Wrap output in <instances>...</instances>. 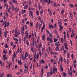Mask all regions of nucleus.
<instances>
[{
  "instance_id": "26",
  "label": "nucleus",
  "mask_w": 77,
  "mask_h": 77,
  "mask_svg": "<svg viewBox=\"0 0 77 77\" xmlns=\"http://www.w3.org/2000/svg\"><path fill=\"white\" fill-rule=\"evenodd\" d=\"M41 47H42V44L41 43H40L38 47L40 48H41Z\"/></svg>"
},
{
  "instance_id": "2",
  "label": "nucleus",
  "mask_w": 77,
  "mask_h": 77,
  "mask_svg": "<svg viewBox=\"0 0 77 77\" xmlns=\"http://www.w3.org/2000/svg\"><path fill=\"white\" fill-rule=\"evenodd\" d=\"M44 28H45V24L43 25V26L42 28L41 29V32H42V31H43V29H44Z\"/></svg>"
},
{
  "instance_id": "23",
  "label": "nucleus",
  "mask_w": 77,
  "mask_h": 77,
  "mask_svg": "<svg viewBox=\"0 0 77 77\" xmlns=\"http://www.w3.org/2000/svg\"><path fill=\"white\" fill-rule=\"evenodd\" d=\"M34 48V47H33V48H32L31 49V51H32V52H34V51H33V49Z\"/></svg>"
},
{
  "instance_id": "41",
  "label": "nucleus",
  "mask_w": 77,
  "mask_h": 77,
  "mask_svg": "<svg viewBox=\"0 0 77 77\" xmlns=\"http://www.w3.org/2000/svg\"><path fill=\"white\" fill-rule=\"evenodd\" d=\"M35 59H36V57H34L33 62L34 63L36 62V61L35 60Z\"/></svg>"
},
{
  "instance_id": "36",
  "label": "nucleus",
  "mask_w": 77,
  "mask_h": 77,
  "mask_svg": "<svg viewBox=\"0 0 77 77\" xmlns=\"http://www.w3.org/2000/svg\"><path fill=\"white\" fill-rule=\"evenodd\" d=\"M58 25H59V26H61V23L60 22L58 21Z\"/></svg>"
},
{
  "instance_id": "42",
  "label": "nucleus",
  "mask_w": 77,
  "mask_h": 77,
  "mask_svg": "<svg viewBox=\"0 0 77 77\" xmlns=\"http://www.w3.org/2000/svg\"><path fill=\"white\" fill-rule=\"evenodd\" d=\"M50 41V43H52L53 41H52V39L51 38V40H49Z\"/></svg>"
},
{
  "instance_id": "1",
  "label": "nucleus",
  "mask_w": 77,
  "mask_h": 77,
  "mask_svg": "<svg viewBox=\"0 0 77 77\" xmlns=\"http://www.w3.org/2000/svg\"><path fill=\"white\" fill-rule=\"evenodd\" d=\"M24 27L23 26V29H21V32L22 34H24Z\"/></svg>"
},
{
  "instance_id": "43",
  "label": "nucleus",
  "mask_w": 77,
  "mask_h": 77,
  "mask_svg": "<svg viewBox=\"0 0 77 77\" xmlns=\"http://www.w3.org/2000/svg\"><path fill=\"white\" fill-rule=\"evenodd\" d=\"M49 36H52V34H51V33L49 32Z\"/></svg>"
},
{
  "instance_id": "20",
  "label": "nucleus",
  "mask_w": 77,
  "mask_h": 77,
  "mask_svg": "<svg viewBox=\"0 0 77 77\" xmlns=\"http://www.w3.org/2000/svg\"><path fill=\"white\" fill-rule=\"evenodd\" d=\"M28 8V5H26L24 8V9H27V8Z\"/></svg>"
},
{
  "instance_id": "34",
  "label": "nucleus",
  "mask_w": 77,
  "mask_h": 77,
  "mask_svg": "<svg viewBox=\"0 0 77 77\" xmlns=\"http://www.w3.org/2000/svg\"><path fill=\"white\" fill-rule=\"evenodd\" d=\"M51 39V38H50L49 37L47 38V39L48 41H50Z\"/></svg>"
},
{
  "instance_id": "18",
  "label": "nucleus",
  "mask_w": 77,
  "mask_h": 77,
  "mask_svg": "<svg viewBox=\"0 0 77 77\" xmlns=\"http://www.w3.org/2000/svg\"><path fill=\"white\" fill-rule=\"evenodd\" d=\"M58 41V40L57 39V38H54V42H57Z\"/></svg>"
},
{
  "instance_id": "17",
  "label": "nucleus",
  "mask_w": 77,
  "mask_h": 77,
  "mask_svg": "<svg viewBox=\"0 0 77 77\" xmlns=\"http://www.w3.org/2000/svg\"><path fill=\"white\" fill-rule=\"evenodd\" d=\"M47 56V54L46 52H45V57H46Z\"/></svg>"
},
{
  "instance_id": "62",
  "label": "nucleus",
  "mask_w": 77,
  "mask_h": 77,
  "mask_svg": "<svg viewBox=\"0 0 77 77\" xmlns=\"http://www.w3.org/2000/svg\"><path fill=\"white\" fill-rule=\"evenodd\" d=\"M9 3L11 5H12V2H11V1Z\"/></svg>"
},
{
  "instance_id": "38",
  "label": "nucleus",
  "mask_w": 77,
  "mask_h": 77,
  "mask_svg": "<svg viewBox=\"0 0 77 77\" xmlns=\"http://www.w3.org/2000/svg\"><path fill=\"white\" fill-rule=\"evenodd\" d=\"M39 55H40V57H41V56H42V53H41V52H39Z\"/></svg>"
},
{
  "instance_id": "35",
  "label": "nucleus",
  "mask_w": 77,
  "mask_h": 77,
  "mask_svg": "<svg viewBox=\"0 0 77 77\" xmlns=\"http://www.w3.org/2000/svg\"><path fill=\"white\" fill-rule=\"evenodd\" d=\"M38 26H39V24L38 23V22H37L36 25V27H38Z\"/></svg>"
},
{
  "instance_id": "27",
  "label": "nucleus",
  "mask_w": 77,
  "mask_h": 77,
  "mask_svg": "<svg viewBox=\"0 0 77 77\" xmlns=\"http://www.w3.org/2000/svg\"><path fill=\"white\" fill-rule=\"evenodd\" d=\"M12 10H13V11H14V10H15V8L13 6H12Z\"/></svg>"
},
{
  "instance_id": "30",
  "label": "nucleus",
  "mask_w": 77,
  "mask_h": 77,
  "mask_svg": "<svg viewBox=\"0 0 77 77\" xmlns=\"http://www.w3.org/2000/svg\"><path fill=\"white\" fill-rule=\"evenodd\" d=\"M36 14H37V15H39V12L38 11H36Z\"/></svg>"
},
{
  "instance_id": "46",
  "label": "nucleus",
  "mask_w": 77,
  "mask_h": 77,
  "mask_svg": "<svg viewBox=\"0 0 77 77\" xmlns=\"http://www.w3.org/2000/svg\"><path fill=\"white\" fill-rule=\"evenodd\" d=\"M38 19L39 20V21H41V17L40 16H39L38 17Z\"/></svg>"
},
{
  "instance_id": "44",
  "label": "nucleus",
  "mask_w": 77,
  "mask_h": 77,
  "mask_svg": "<svg viewBox=\"0 0 77 77\" xmlns=\"http://www.w3.org/2000/svg\"><path fill=\"white\" fill-rule=\"evenodd\" d=\"M4 36H5V37H6V36L7 35V33H4Z\"/></svg>"
},
{
  "instance_id": "31",
  "label": "nucleus",
  "mask_w": 77,
  "mask_h": 77,
  "mask_svg": "<svg viewBox=\"0 0 77 77\" xmlns=\"http://www.w3.org/2000/svg\"><path fill=\"white\" fill-rule=\"evenodd\" d=\"M26 35H25V37H26V38H28V33H26Z\"/></svg>"
},
{
  "instance_id": "64",
  "label": "nucleus",
  "mask_w": 77,
  "mask_h": 77,
  "mask_svg": "<svg viewBox=\"0 0 77 77\" xmlns=\"http://www.w3.org/2000/svg\"><path fill=\"white\" fill-rule=\"evenodd\" d=\"M9 37H8L7 38V41L8 42V41H9Z\"/></svg>"
},
{
  "instance_id": "3",
  "label": "nucleus",
  "mask_w": 77,
  "mask_h": 77,
  "mask_svg": "<svg viewBox=\"0 0 77 77\" xmlns=\"http://www.w3.org/2000/svg\"><path fill=\"white\" fill-rule=\"evenodd\" d=\"M54 71H55V72L57 71V68H53V72H54Z\"/></svg>"
},
{
  "instance_id": "13",
  "label": "nucleus",
  "mask_w": 77,
  "mask_h": 77,
  "mask_svg": "<svg viewBox=\"0 0 77 77\" xmlns=\"http://www.w3.org/2000/svg\"><path fill=\"white\" fill-rule=\"evenodd\" d=\"M63 76H64V77H66V75H67L66 73L63 72Z\"/></svg>"
},
{
  "instance_id": "5",
  "label": "nucleus",
  "mask_w": 77,
  "mask_h": 77,
  "mask_svg": "<svg viewBox=\"0 0 77 77\" xmlns=\"http://www.w3.org/2000/svg\"><path fill=\"white\" fill-rule=\"evenodd\" d=\"M3 24H5V26H4V27H6V21H4L3 22Z\"/></svg>"
},
{
  "instance_id": "56",
  "label": "nucleus",
  "mask_w": 77,
  "mask_h": 77,
  "mask_svg": "<svg viewBox=\"0 0 77 77\" xmlns=\"http://www.w3.org/2000/svg\"><path fill=\"white\" fill-rule=\"evenodd\" d=\"M60 58H61V62H63V59L62 58V57H60Z\"/></svg>"
},
{
  "instance_id": "24",
  "label": "nucleus",
  "mask_w": 77,
  "mask_h": 77,
  "mask_svg": "<svg viewBox=\"0 0 77 77\" xmlns=\"http://www.w3.org/2000/svg\"><path fill=\"white\" fill-rule=\"evenodd\" d=\"M5 48H8V45L7 44H5Z\"/></svg>"
},
{
  "instance_id": "48",
  "label": "nucleus",
  "mask_w": 77,
  "mask_h": 77,
  "mask_svg": "<svg viewBox=\"0 0 77 77\" xmlns=\"http://www.w3.org/2000/svg\"><path fill=\"white\" fill-rule=\"evenodd\" d=\"M31 37H32V35H29V37H28V39H30V38H31Z\"/></svg>"
},
{
  "instance_id": "57",
  "label": "nucleus",
  "mask_w": 77,
  "mask_h": 77,
  "mask_svg": "<svg viewBox=\"0 0 77 77\" xmlns=\"http://www.w3.org/2000/svg\"><path fill=\"white\" fill-rule=\"evenodd\" d=\"M17 35H20V31H18Z\"/></svg>"
},
{
  "instance_id": "40",
  "label": "nucleus",
  "mask_w": 77,
  "mask_h": 77,
  "mask_svg": "<svg viewBox=\"0 0 77 77\" xmlns=\"http://www.w3.org/2000/svg\"><path fill=\"white\" fill-rule=\"evenodd\" d=\"M70 42L71 45H72V41H71V40H70Z\"/></svg>"
},
{
  "instance_id": "33",
  "label": "nucleus",
  "mask_w": 77,
  "mask_h": 77,
  "mask_svg": "<svg viewBox=\"0 0 77 77\" xmlns=\"http://www.w3.org/2000/svg\"><path fill=\"white\" fill-rule=\"evenodd\" d=\"M7 24V25H6V27H8V26H9V22H8Z\"/></svg>"
},
{
  "instance_id": "21",
  "label": "nucleus",
  "mask_w": 77,
  "mask_h": 77,
  "mask_svg": "<svg viewBox=\"0 0 77 77\" xmlns=\"http://www.w3.org/2000/svg\"><path fill=\"white\" fill-rule=\"evenodd\" d=\"M19 42H20V44H21V38H19Z\"/></svg>"
},
{
  "instance_id": "14",
  "label": "nucleus",
  "mask_w": 77,
  "mask_h": 77,
  "mask_svg": "<svg viewBox=\"0 0 77 77\" xmlns=\"http://www.w3.org/2000/svg\"><path fill=\"white\" fill-rule=\"evenodd\" d=\"M26 44H27V45H29V42L28 41V40H26Z\"/></svg>"
},
{
  "instance_id": "29",
  "label": "nucleus",
  "mask_w": 77,
  "mask_h": 77,
  "mask_svg": "<svg viewBox=\"0 0 77 77\" xmlns=\"http://www.w3.org/2000/svg\"><path fill=\"white\" fill-rule=\"evenodd\" d=\"M3 53L4 54H7V52L5 51V50H3Z\"/></svg>"
},
{
  "instance_id": "61",
  "label": "nucleus",
  "mask_w": 77,
  "mask_h": 77,
  "mask_svg": "<svg viewBox=\"0 0 77 77\" xmlns=\"http://www.w3.org/2000/svg\"><path fill=\"white\" fill-rule=\"evenodd\" d=\"M22 22L23 23H24V19H23L22 20Z\"/></svg>"
},
{
  "instance_id": "22",
  "label": "nucleus",
  "mask_w": 77,
  "mask_h": 77,
  "mask_svg": "<svg viewBox=\"0 0 77 77\" xmlns=\"http://www.w3.org/2000/svg\"><path fill=\"white\" fill-rule=\"evenodd\" d=\"M42 73H43V72H44V68H42L41 69V70Z\"/></svg>"
},
{
  "instance_id": "45",
  "label": "nucleus",
  "mask_w": 77,
  "mask_h": 77,
  "mask_svg": "<svg viewBox=\"0 0 77 77\" xmlns=\"http://www.w3.org/2000/svg\"><path fill=\"white\" fill-rule=\"evenodd\" d=\"M72 33L73 34V36H74V30H73V29H72Z\"/></svg>"
},
{
  "instance_id": "25",
  "label": "nucleus",
  "mask_w": 77,
  "mask_h": 77,
  "mask_svg": "<svg viewBox=\"0 0 77 77\" xmlns=\"http://www.w3.org/2000/svg\"><path fill=\"white\" fill-rule=\"evenodd\" d=\"M1 75V74L0 73V77H3V75H4V73H2L1 76L0 75Z\"/></svg>"
},
{
  "instance_id": "28",
  "label": "nucleus",
  "mask_w": 77,
  "mask_h": 77,
  "mask_svg": "<svg viewBox=\"0 0 77 77\" xmlns=\"http://www.w3.org/2000/svg\"><path fill=\"white\" fill-rule=\"evenodd\" d=\"M51 54H54V53L53 52V51H52V50L51 49Z\"/></svg>"
},
{
  "instance_id": "8",
  "label": "nucleus",
  "mask_w": 77,
  "mask_h": 77,
  "mask_svg": "<svg viewBox=\"0 0 77 77\" xmlns=\"http://www.w3.org/2000/svg\"><path fill=\"white\" fill-rule=\"evenodd\" d=\"M48 1V0H43V1H42V5H44V2H46L48 3L47 2Z\"/></svg>"
},
{
  "instance_id": "32",
  "label": "nucleus",
  "mask_w": 77,
  "mask_h": 77,
  "mask_svg": "<svg viewBox=\"0 0 77 77\" xmlns=\"http://www.w3.org/2000/svg\"><path fill=\"white\" fill-rule=\"evenodd\" d=\"M55 46H56L57 47H59V45H60V44H55Z\"/></svg>"
},
{
  "instance_id": "50",
  "label": "nucleus",
  "mask_w": 77,
  "mask_h": 77,
  "mask_svg": "<svg viewBox=\"0 0 77 77\" xmlns=\"http://www.w3.org/2000/svg\"><path fill=\"white\" fill-rule=\"evenodd\" d=\"M26 16H27V14H25L24 15H23V17H26Z\"/></svg>"
},
{
  "instance_id": "60",
  "label": "nucleus",
  "mask_w": 77,
  "mask_h": 77,
  "mask_svg": "<svg viewBox=\"0 0 77 77\" xmlns=\"http://www.w3.org/2000/svg\"><path fill=\"white\" fill-rule=\"evenodd\" d=\"M49 14H50V16H51V15H52V14L51 13V11H50Z\"/></svg>"
},
{
  "instance_id": "12",
  "label": "nucleus",
  "mask_w": 77,
  "mask_h": 77,
  "mask_svg": "<svg viewBox=\"0 0 77 77\" xmlns=\"http://www.w3.org/2000/svg\"><path fill=\"white\" fill-rule=\"evenodd\" d=\"M60 68L61 69V70L62 71V72H63V67H62V65L60 66Z\"/></svg>"
},
{
  "instance_id": "10",
  "label": "nucleus",
  "mask_w": 77,
  "mask_h": 77,
  "mask_svg": "<svg viewBox=\"0 0 77 77\" xmlns=\"http://www.w3.org/2000/svg\"><path fill=\"white\" fill-rule=\"evenodd\" d=\"M18 63L19 64H22V62H21V60L20 61L19 60H18Z\"/></svg>"
},
{
  "instance_id": "16",
  "label": "nucleus",
  "mask_w": 77,
  "mask_h": 77,
  "mask_svg": "<svg viewBox=\"0 0 77 77\" xmlns=\"http://www.w3.org/2000/svg\"><path fill=\"white\" fill-rule=\"evenodd\" d=\"M45 35H43V37L42 38V40H44L45 39Z\"/></svg>"
},
{
  "instance_id": "39",
  "label": "nucleus",
  "mask_w": 77,
  "mask_h": 77,
  "mask_svg": "<svg viewBox=\"0 0 77 77\" xmlns=\"http://www.w3.org/2000/svg\"><path fill=\"white\" fill-rule=\"evenodd\" d=\"M21 58L22 59H24V55L22 54Z\"/></svg>"
},
{
  "instance_id": "58",
  "label": "nucleus",
  "mask_w": 77,
  "mask_h": 77,
  "mask_svg": "<svg viewBox=\"0 0 77 77\" xmlns=\"http://www.w3.org/2000/svg\"><path fill=\"white\" fill-rule=\"evenodd\" d=\"M63 12H64V10H63L61 12V13L63 14Z\"/></svg>"
},
{
  "instance_id": "51",
  "label": "nucleus",
  "mask_w": 77,
  "mask_h": 77,
  "mask_svg": "<svg viewBox=\"0 0 77 77\" xmlns=\"http://www.w3.org/2000/svg\"><path fill=\"white\" fill-rule=\"evenodd\" d=\"M13 44H14V43H13V42H11V46H13Z\"/></svg>"
},
{
  "instance_id": "63",
  "label": "nucleus",
  "mask_w": 77,
  "mask_h": 77,
  "mask_svg": "<svg viewBox=\"0 0 77 77\" xmlns=\"http://www.w3.org/2000/svg\"><path fill=\"white\" fill-rule=\"evenodd\" d=\"M7 59H8V57H5V58L4 59V60H7Z\"/></svg>"
},
{
  "instance_id": "59",
  "label": "nucleus",
  "mask_w": 77,
  "mask_h": 77,
  "mask_svg": "<svg viewBox=\"0 0 77 77\" xmlns=\"http://www.w3.org/2000/svg\"><path fill=\"white\" fill-rule=\"evenodd\" d=\"M30 26H33V23H32V22H31L30 23Z\"/></svg>"
},
{
  "instance_id": "7",
  "label": "nucleus",
  "mask_w": 77,
  "mask_h": 77,
  "mask_svg": "<svg viewBox=\"0 0 77 77\" xmlns=\"http://www.w3.org/2000/svg\"><path fill=\"white\" fill-rule=\"evenodd\" d=\"M55 50H56V51H59V47H58V46H57Z\"/></svg>"
},
{
  "instance_id": "49",
  "label": "nucleus",
  "mask_w": 77,
  "mask_h": 77,
  "mask_svg": "<svg viewBox=\"0 0 77 77\" xmlns=\"http://www.w3.org/2000/svg\"><path fill=\"white\" fill-rule=\"evenodd\" d=\"M54 33L55 34H56V33H57V30H55L54 31Z\"/></svg>"
},
{
  "instance_id": "37",
  "label": "nucleus",
  "mask_w": 77,
  "mask_h": 77,
  "mask_svg": "<svg viewBox=\"0 0 77 77\" xmlns=\"http://www.w3.org/2000/svg\"><path fill=\"white\" fill-rule=\"evenodd\" d=\"M36 57L38 59H39V55L38 54H37L36 55Z\"/></svg>"
},
{
  "instance_id": "15",
  "label": "nucleus",
  "mask_w": 77,
  "mask_h": 77,
  "mask_svg": "<svg viewBox=\"0 0 77 77\" xmlns=\"http://www.w3.org/2000/svg\"><path fill=\"white\" fill-rule=\"evenodd\" d=\"M69 6H70V8H73L74 5H72V4H70L69 5Z\"/></svg>"
},
{
  "instance_id": "55",
  "label": "nucleus",
  "mask_w": 77,
  "mask_h": 77,
  "mask_svg": "<svg viewBox=\"0 0 77 77\" xmlns=\"http://www.w3.org/2000/svg\"><path fill=\"white\" fill-rule=\"evenodd\" d=\"M67 37L69 38V34H68V33L67 32Z\"/></svg>"
},
{
  "instance_id": "19",
  "label": "nucleus",
  "mask_w": 77,
  "mask_h": 77,
  "mask_svg": "<svg viewBox=\"0 0 77 77\" xmlns=\"http://www.w3.org/2000/svg\"><path fill=\"white\" fill-rule=\"evenodd\" d=\"M25 57H27L28 56V54H27V52H26L25 54Z\"/></svg>"
},
{
  "instance_id": "4",
  "label": "nucleus",
  "mask_w": 77,
  "mask_h": 77,
  "mask_svg": "<svg viewBox=\"0 0 77 77\" xmlns=\"http://www.w3.org/2000/svg\"><path fill=\"white\" fill-rule=\"evenodd\" d=\"M59 26L60 27L59 30H60H60H61L62 29H63V27L61 25H60Z\"/></svg>"
},
{
  "instance_id": "6",
  "label": "nucleus",
  "mask_w": 77,
  "mask_h": 77,
  "mask_svg": "<svg viewBox=\"0 0 77 77\" xmlns=\"http://www.w3.org/2000/svg\"><path fill=\"white\" fill-rule=\"evenodd\" d=\"M40 63H45V62L44 61V59L42 60V61H40Z\"/></svg>"
},
{
  "instance_id": "54",
  "label": "nucleus",
  "mask_w": 77,
  "mask_h": 77,
  "mask_svg": "<svg viewBox=\"0 0 77 77\" xmlns=\"http://www.w3.org/2000/svg\"><path fill=\"white\" fill-rule=\"evenodd\" d=\"M3 58L5 59L6 57V55H3Z\"/></svg>"
},
{
  "instance_id": "52",
  "label": "nucleus",
  "mask_w": 77,
  "mask_h": 77,
  "mask_svg": "<svg viewBox=\"0 0 77 77\" xmlns=\"http://www.w3.org/2000/svg\"><path fill=\"white\" fill-rule=\"evenodd\" d=\"M69 55H70V54L69 53H67V57H69Z\"/></svg>"
},
{
  "instance_id": "53",
  "label": "nucleus",
  "mask_w": 77,
  "mask_h": 77,
  "mask_svg": "<svg viewBox=\"0 0 77 77\" xmlns=\"http://www.w3.org/2000/svg\"><path fill=\"white\" fill-rule=\"evenodd\" d=\"M73 65L74 68H76V65H75V64L74 63Z\"/></svg>"
},
{
  "instance_id": "47",
  "label": "nucleus",
  "mask_w": 77,
  "mask_h": 77,
  "mask_svg": "<svg viewBox=\"0 0 77 77\" xmlns=\"http://www.w3.org/2000/svg\"><path fill=\"white\" fill-rule=\"evenodd\" d=\"M11 53H12V51H11V50H9V54H10Z\"/></svg>"
},
{
  "instance_id": "11",
  "label": "nucleus",
  "mask_w": 77,
  "mask_h": 77,
  "mask_svg": "<svg viewBox=\"0 0 77 77\" xmlns=\"http://www.w3.org/2000/svg\"><path fill=\"white\" fill-rule=\"evenodd\" d=\"M43 12H44V10H41L40 12L41 15H42V13H43Z\"/></svg>"
},
{
  "instance_id": "9",
  "label": "nucleus",
  "mask_w": 77,
  "mask_h": 77,
  "mask_svg": "<svg viewBox=\"0 0 77 77\" xmlns=\"http://www.w3.org/2000/svg\"><path fill=\"white\" fill-rule=\"evenodd\" d=\"M49 28H51L52 29H53L54 28V27H53V25H50L49 26Z\"/></svg>"
}]
</instances>
